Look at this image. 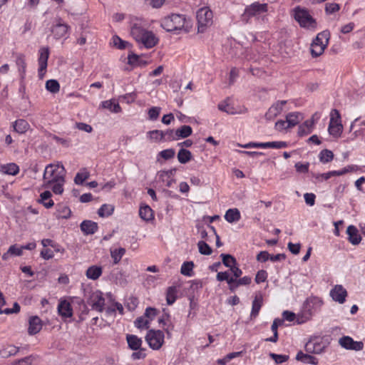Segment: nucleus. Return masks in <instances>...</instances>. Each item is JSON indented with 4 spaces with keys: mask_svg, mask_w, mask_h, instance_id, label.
Returning <instances> with one entry per match:
<instances>
[{
    "mask_svg": "<svg viewBox=\"0 0 365 365\" xmlns=\"http://www.w3.org/2000/svg\"><path fill=\"white\" fill-rule=\"evenodd\" d=\"M268 10V5L267 4H260L259 2H254L253 4L247 6L242 14V17L247 21L254 16H259L266 13Z\"/></svg>",
    "mask_w": 365,
    "mask_h": 365,
    "instance_id": "nucleus-10",
    "label": "nucleus"
},
{
    "mask_svg": "<svg viewBox=\"0 0 365 365\" xmlns=\"http://www.w3.org/2000/svg\"><path fill=\"white\" fill-rule=\"evenodd\" d=\"M178 289L175 287H169L166 292V301L168 305L173 304L177 299Z\"/></svg>",
    "mask_w": 365,
    "mask_h": 365,
    "instance_id": "nucleus-40",
    "label": "nucleus"
},
{
    "mask_svg": "<svg viewBox=\"0 0 365 365\" xmlns=\"http://www.w3.org/2000/svg\"><path fill=\"white\" fill-rule=\"evenodd\" d=\"M192 133V129L190 125H182L175 130V135L178 139L185 138L190 136Z\"/></svg>",
    "mask_w": 365,
    "mask_h": 365,
    "instance_id": "nucleus-37",
    "label": "nucleus"
},
{
    "mask_svg": "<svg viewBox=\"0 0 365 365\" xmlns=\"http://www.w3.org/2000/svg\"><path fill=\"white\" fill-rule=\"evenodd\" d=\"M197 31L203 33L213 22L212 11L208 7H202L197 11Z\"/></svg>",
    "mask_w": 365,
    "mask_h": 365,
    "instance_id": "nucleus-5",
    "label": "nucleus"
},
{
    "mask_svg": "<svg viewBox=\"0 0 365 365\" xmlns=\"http://www.w3.org/2000/svg\"><path fill=\"white\" fill-rule=\"evenodd\" d=\"M327 347V343L323 337L318 336H312L305 344V350L309 354H320Z\"/></svg>",
    "mask_w": 365,
    "mask_h": 365,
    "instance_id": "nucleus-7",
    "label": "nucleus"
},
{
    "mask_svg": "<svg viewBox=\"0 0 365 365\" xmlns=\"http://www.w3.org/2000/svg\"><path fill=\"white\" fill-rule=\"evenodd\" d=\"M269 356L275 361L276 364H279L286 362L289 359V356L285 354H277L270 353Z\"/></svg>",
    "mask_w": 365,
    "mask_h": 365,
    "instance_id": "nucleus-53",
    "label": "nucleus"
},
{
    "mask_svg": "<svg viewBox=\"0 0 365 365\" xmlns=\"http://www.w3.org/2000/svg\"><path fill=\"white\" fill-rule=\"evenodd\" d=\"M113 44L116 48L122 49L125 48L126 46V44L128 43L126 41H123L120 37L118 36H115L112 38Z\"/></svg>",
    "mask_w": 365,
    "mask_h": 365,
    "instance_id": "nucleus-60",
    "label": "nucleus"
},
{
    "mask_svg": "<svg viewBox=\"0 0 365 365\" xmlns=\"http://www.w3.org/2000/svg\"><path fill=\"white\" fill-rule=\"evenodd\" d=\"M218 109L230 115L237 113V111L235 110V108L231 106L227 100L218 104Z\"/></svg>",
    "mask_w": 365,
    "mask_h": 365,
    "instance_id": "nucleus-41",
    "label": "nucleus"
},
{
    "mask_svg": "<svg viewBox=\"0 0 365 365\" xmlns=\"http://www.w3.org/2000/svg\"><path fill=\"white\" fill-rule=\"evenodd\" d=\"M58 312L62 317H71L73 316V309L71 303L67 300H60L58 305Z\"/></svg>",
    "mask_w": 365,
    "mask_h": 365,
    "instance_id": "nucleus-20",
    "label": "nucleus"
},
{
    "mask_svg": "<svg viewBox=\"0 0 365 365\" xmlns=\"http://www.w3.org/2000/svg\"><path fill=\"white\" fill-rule=\"evenodd\" d=\"M20 348L13 344H8L0 350V356L3 358H9L15 356L19 351Z\"/></svg>",
    "mask_w": 365,
    "mask_h": 365,
    "instance_id": "nucleus-26",
    "label": "nucleus"
},
{
    "mask_svg": "<svg viewBox=\"0 0 365 365\" xmlns=\"http://www.w3.org/2000/svg\"><path fill=\"white\" fill-rule=\"evenodd\" d=\"M355 170L354 165H348L347 167L340 170H333L332 175L333 176H340L343 175L347 173L352 172Z\"/></svg>",
    "mask_w": 365,
    "mask_h": 365,
    "instance_id": "nucleus-61",
    "label": "nucleus"
},
{
    "mask_svg": "<svg viewBox=\"0 0 365 365\" xmlns=\"http://www.w3.org/2000/svg\"><path fill=\"white\" fill-rule=\"evenodd\" d=\"M90 176V173L86 168H82L77 173L74 178V182L77 185H81Z\"/></svg>",
    "mask_w": 365,
    "mask_h": 365,
    "instance_id": "nucleus-36",
    "label": "nucleus"
},
{
    "mask_svg": "<svg viewBox=\"0 0 365 365\" xmlns=\"http://www.w3.org/2000/svg\"><path fill=\"white\" fill-rule=\"evenodd\" d=\"M41 329L42 322L38 317L34 316L29 318L28 332L30 335L38 333Z\"/></svg>",
    "mask_w": 365,
    "mask_h": 365,
    "instance_id": "nucleus-21",
    "label": "nucleus"
},
{
    "mask_svg": "<svg viewBox=\"0 0 365 365\" xmlns=\"http://www.w3.org/2000/svg\"><path fill=\"white\" fill-rule=\"evenodd\" d=\"M329 37V33L328 31H323L319 34L316 38L313 41L312 43H317V44H321L325 43L327 41V45L328 44Z\"/></svg>",
    "mask_w": 365,
    "mask_h": 365,
    "instance_id": "nucleus-52",
    "label": "nucleus"
},
{
    "mask_svg": "<svg viewBox=\"0 0 365 365\" xmlns=\"http://www.w3.org/2000/svg\"><path fill=\"white\" fill-rule=\"evenodd\" d=\"M302 114L299 112L289 113L286 115V119L288 122V125L293 128L297 125L300 120H302Z\"/></svg>",
    "mask_w": 365,
    "mask_h": 365,
    "instance_id": "nucleus-31",
    "label": "nucleus"
},
{
    "mask_svg": "<svg viewBox=\"0 0 365 365\" xmlns=\"http://www.w3.org/2000/svg\"><path fill=\"white\" fill-rule=\"evenodd\" d=\"M9 252L11 253L12 256H21L23 254V248L22 247H18L16 245H14L9 248Z\"/></svg>",
    "mask_w": 365,
    "mask_h": 365,
    "instance_id": "nucleus-63",
    "label": "nucleus"
},
{
    "mask_svg": "<svg viewBox=\"0 0 365 365\" xmlns=\"http://www.w3.org/2000/svg\"><path fill=\"white\" fill-rule=\"evenodd\" d=\"M71 215V211L68 207L66 205H60L57 210V217L68 219Z\"/></svg>",
    "mask_w": 365,
    "mask_h": 365,
    "instance_id": "nucleus-47",
    "label": "nucleus"
},
{
    "mask_svg": "<svg viewBox=\"0 0 365 365\" xmlns=\"http://www.w3.org/2000/svg\"><path fill=\"white\" fill-rule=\"evenodd\" d=\"M288 128H290V126L288 125V122L287 119L284 120H279L275 123V129L278 131H283Z\"/></svg>",
    "mask_w": 365,
    "mask_h": 365,
    "instance_id": "nucleus-59",
    "label": "nucleus"
},
{
    "mask_svg": "<svg viewBox=\"0 0 365 365\" xmlns=\"http://www.w3.org/2000/svg\"><path fill=\"white\" fill-rule=\"evenodd\" d=\"M319 115L315 113L311 119L304 121L298 129V133L301 136L307 135L311 133L314 129L315 122L319 118Z\"/></svg>",
    "mask_w": 365,
    "mask_h": 365,
    "instance_id": "nucleus-17",
    "label": "nucleus"
},
{
    "mask_svg": "<svg viewBox=\"0 0 365 365\" xmlns=\"http://www.w3.org/2000/svg\"><path fill=\"white\" fill-rule=\"evenodd\" d=\"M190 20L184 14H172L164 17L160 22L161 26L168 32L189 31Z\"/></svg>",
    "mask_w": 365,
    "mask_h": 365,
    "instance_id": "nucleus-3",
    "label": "nucleus"
},
{
    "mask_svg": "<svg viewBox=\"0 0 365 365\" xmlns=\"http://www.w3.org/2000/svg\"><path fill=\"white\" fill-rule=\"evenodd\" d=\"M294 19L302 27L315 29L317 23L309 14V11L304 9L297 8L294 10Z\"/></svg>",
    "mask_w": 365,
    "mask_h": 365,
    "instance_id": "nucleus-8",
    "label": "nucleus"
},
{
    "mask_svg": "<svg viewBox=\"0 0 365 365\" xmlns=\"http://www.w3.org/2000/svg\"><path fill=\"white\" fill-rule=\"evenodd\" d=\"M175 150L173 148L163 150L159 153V155L161 156L165 160H170L173 158L175 155Z\"/></svg>",
    "mask_w": 365,
    "mask_h": 365,
    "instance_id": "nucleus-57",
    "label": "nucleus"
},
{
    "mask_svg": "<svg viewBox=\"0 0 365 365\" xmlns=\"http://www.w3.org/2000/svg\"><path fill=\"white\" fill-rule=\"evenodd\" d=\"M46 88L53 93L59 91L60 85L56 80L51 79L48 80L46 83Z\"/></svg>",
    "mask_w": 365,
    "mask_h": 365,
    "instance_id": "nucleus-48",
    "label": "nucleus"
},
{
    "mask_svg": "<svg viewBox=\"0 0 365 365\" xmlns=\"http://www.w3.org/2000/svg\"><path fill=\"white\" fill-rule=\"evenodd\" d=\"M14 131L19 134L26 133L30 128L29 123L24 119L20 118L14 121L11 124Z\"/></svg>",
    "mask_w": 365,
    "mask_h": 365,
    "instance_id": "nucleus-22",
    "label": "nucleus"
},
{
    "mask_svg": "<svg viewBox=\"0 0 365 365\" xmlns=\"http://www.w3.org/2000/svg\"><path fill=\"white\" fill-rule=\"evenodd\" d=\"M164 338L163 332L160 330H149L145 336L147 343L154 350L161 348L164 343Z\"/></svg>",
    "mask_w": 365,
    "mask_h": 365,
    "instance_id": "nucleus-9",
    "label": "nucleus"
},
{
    "mask_svg": "<svg viewBox=\"0 0 365 365\" xmlns=\"http://www.w3.org/2000/svg\"><path fill=\"white\" fill-rule=\"evenodd\" d=\"M283 319H275L272 324L271 329L273 332V336L266 339L267 341L277 342L278 339V331L277 329L279 326L282 325Z\"/></svg>",
    "mask_w": 365,
    "mask_h": 365,
    "instance_id": "nucleus-32",
    "label": "nucleus"
},
{
    "mask_svg": "<svg viewBox=\"0 0 365 365\" xmlns=\"http://www.w3.org/2000/svg\"><path fill=\"white\" fill-rule=\"evenodd\" d=\"M221 257L225 266L231 268L236 264L235 259L230 255L222 254Z\"/></svg>",
    "mask_w": 365,
    "mask_h": 365,
    "instance_id": "nucleus-51",
    "label": "nucleus"
},
{
    "mask_svg": "<svg viewBox=\"0 0 365 365\" xmlns=\"http://www.w3.org/2000/svg\"><path fill=\"white\" fill-rule=\"evenodd\" d=\"M193 267L194 263L192 261L185 262L181 266L180 272L185 276L190 277L192 274Z\"/></svg>",
    "mask_w": 365,
    "mask_h": 365,
    "instance_id": "nucleus-46",
    "label": "nucleus"
},
{
    "mask_svg": "<svg viewBox=\"0 0 365 365\" xmlns=\"http://www.w3.org/2000/svg\"><path fill=\"white\" fill-rule=\"evenodd\" d=\"M139 215L145 221H150L153 219V212L148 205L141 206L139 210Z\"/></svg>",
    "mask_w": 365,
    "mask_h": 365,
    "instance_id": "nucleus-34",
    "label": "nucleus"
},
{
    "mask_svg": "<svg viewBox=\"0 0 365 365\" xmlns=\"http://www.w3.org/2000/svg\"><path fill=\"white\" fill-rule=\"evenodd\" d=\"M160 108L158 107H153L148 110V116L150 120H156L160 114Z\"/></svg>",
    "mask_w": 365,
    "mask_h": 365,
    "instance_id": "nucleus-64",
    "label": "nucleus"
},
{
    "mask_svg": "<svg viewBox=\"0 0 365 365\" xmlns=\"http://www.w3.org/2000/svg\"><path fill=\"white\" fill-rule=\"evenodd\" d=\"M114 207L111 205L104 204L98 210V214L100 217H108L113 212Z\"/></svg>",
    "mask_w": 365,
    "mask_h": 365,
    "instance_id": "nucleus-45",
    "label": "nucleus"
},
{
    "mask_svg": "<svg viewBox=\"0 0 365 365\" xmlns=\"http://www.w3.org/2000/svg\"><path fill=\"white\" fill-rule=\"evenodd\" d=\"M143 20L137 16H130V34L133 38L146 48L154 47L158 42L153 32L143 27Z\"/></svg>",
    "mask_w": 365,
    "mask_h": 365,
    "instance_id": "nucleus-2",
    "label": "nucleus"
},
{
    "mask_svg": "<svg viewBox=\"0 0 365 365\" xmlns=\"http://www.w3.org/2000/svg\"><path fill=\"white\" fill-rule=\"evenodd\" d=\"M327 47V41L325 43L317 44V43H312L311 45V53L312 56L317 57L322 55Z\"/></svg>",
    "mask_w": 365,
    "mask_h": 365,
    "instance_id": "nucleus-38",
    "label": "nucleus"
},
{
    "mask_svg": "<svg viewBox=\"0 0 365 365\" xmlns=\"http://www.w3.org/2000/svg\"><path fill=\"white\" fill-rule=\"evenodd\" d=\"M259 148H283L287 146V143L283 141H273L267 143H259Z\"/></svg>",
    "mask_w": 365,
    "mask_h": 365,
    "instance_id": "nucleus-35",
    "label": "nucleus"
},
{
    "mask_svg": "<svg viewBox=\"0 0 365 365\" xmlns=\"http://www.w3.org/2000/svg\"><path fill=\"white\" fill-rule=\"evenodd\" d=\"M192 154L190 151L182 148L178 153V159L180 163L185 164L191 160Z\"/></svg>",
    "mask_w": 365,
    "mask_h": 365,
    "instance_id": "nucleus-42",
    "label": "nucleus"
},
{
    "mask_svg": "<svg viewBox=\"0 0 365 365\" xmlns=\"http://www.w3.org/2000/svg\"><path fill=\"white\" fill-rule=\"evenodd\" d=\"M346 233L348 235V240L352 245H356L361 242V237L359 234V231L355 226H348Z\"/></svg>",
    "mask_w": 365,
    "mask_h": 365,
    "instance_id": "nucleus-23",
    "label": "nucleus"
},
{
    "mask_svg": "<svg viewBox=\"0 0 365 365\" xmlns=\"http://www.w3.org/2000/svg\"><path fill=\"white\" fill-rule=\"evenodd\" d=\"M71 27L67 24L64 23L61 18L56 19L55 24L51 28V32L54 38H67L69 36Z\"/></svg>",
    "mask_w": 365,
    "mask_h": 365,
    "instance_id": "nucleus-11",
    "label": "nucleus"
},
{
    "mask_svg": "<svg viewBox=\"0 0 365 365\" xmlns=\"http://www.w3.org/2000/svg\"><path fill=\"white\" fill-rule=\"evenodd\" d=\"M125 250L122 247L111 250L110 255L113 260V263L118 264L120 261L122 257L125 255Z\"/></svg>",
    "mask_w": 365,
    "mask_h": 365,
    "instance_id": "nucleus-44",
    "label": "nucleus"
},
{
    "mask_svg": "<svg viewBox=\"0 0 365 365\" xmlns=\"http://www.w3.org/2000/svg\"><path fill=\"white\" fill-rule=\"evenodd\" d=\"M147 138L150 142L158 143L163 141V130H153L147 133Z\"/></svg>",
    "mask_w": 365,
    "mask_h": 365,
    "instance_id": "nucleus-39",
    "label": "nucleus"
},
{
    "mask_svg": "<svg viewBox=\"0 0 365 365\" xmlns=\"http://www.w3.org/2000/svg\"><path fill=\"white\" fill-rule=\"evenodd\" d=\"M33 359L31 356L24 357L21 359L13 361L10 365H32Z\"/></svg>",
    "mask_w": 365,
    "mask_h": 365,
    "instance_id": "nucleus-62",
    "label": "nucleus"
},
{
    "mask_svg": "<svg viewBox=\"0 0 365 365\" xmlns=\"http://www.w3.org/2000/svg\"><path fill=\"white\" fill-rule=\"evenodd\" d=\"M128 346L130 349L135 351L131 354V359L133 360H139L145 358V349L142 347L143 340L134 334H126L125 336Z\"/></svg>",
    "mask_w": 365,
    "mask_h": 365,
    "instance_id": "nucleus-4",
    "label": "nucleus"
},
{
    "mask_svg": "<svg viewBox=\"0 0 365 365\" xmlns=\"http://www.w3.org/2000/svg\"><path fill=\"white\" fill-rule=\"evenodd\" d=\"M322 304L323 301L319 297H311L307 298L303 304V309L307 315L306 320H308Z\"/></svg>",
    "mask_w": 365,
    "mask_h": 365,
    "instance_id": "nucleus-12",
    "label": "nucleus"
},
{
    "mask_svg": "<svg viewBox=\"0 0 365 365\" xmlns=\"http://www.w3.org/2000/svg\"><path fill=\"white\" fill-rule=\"evenodd\" d=\"M51 192L48 190H46L40 195L39 202L46 208H51L54 205L53 201L51 199Z\"/></svg>",
    "mask_w": 365,
    "mask_h": 365,
    "instance_id": "nucleus-33",
    "label": "nucleus"
},
{
    "mask_svg": "<svg viewBox=\"0 0 365 365\" xmlns=\"http://www.w3.org/2000/svg\"><path fill=\"white\" fill-rule=\"evenodd\" d=\"M294 167L298 173H307L309 171V163H302L300 162H298L295 164Z\"/></svg>",
    "mask_w": 365,
    "mask_h": 365,
    "instance_id": "nucleus-58",
    "label": "nucleus"
},
{
    "mask_svg": "<svg viewBox=\"0 0 365 365\" xmlns=\"http://www.w3.org/2000/svg\"><path fill=\"white\" fill-rule=\"evenodd\" d=\"M66 171L61 163H50L45 168L43 175V188H51L56 195L63 192Z\"/></svg>",
    "mask_w": 365,
    "mask_h": 365,
    "instance_id": "nucleus-1",
    "label": "nucleus"
},
{
    "mask_svg": "<svg viewBox=\"0 0 365 365\" xmlns=\"http://www.w3.org/2000/svg\"><path fill=\"white\" fill-rule=\"evenodd\" d=\"M240 217V212L237 208L227 210L225 215V219L230 223L239 221Z\"/></svg>",
    "mask_w": 365,
    "mask_h": 365,
    "instance_id": "nucleus-30",
    "label": "nucleus"
},
{
    "mask_svg": "<svg viewBox=\"0 0 365 365\" xmlns=\"http://www.w3.org/2000/svg\"><path fill=\"white\" fill-rule=\"evenodd\" d=\"M0 172L11 175H16L19 172V168L16 163H8L0 166Z\"/></svg>",
    "mask_w": 365,
    "mask_h": 365,
    "instance_id": "nucleus-28",
    "label": "nucleus"
},
{
    "mask_svg": "<svg viewBox=\"0 0 365 365\" xmlns=\"http://www.w3.org/2000/svg\"><path fill=\"white\" fill-rule=\"evenodd\" d=\"M339 344L347 350L361 351L364 348L362 341H354L351 336H344L339 339Z\"/></svg>",
    "mask_w": 365,
    "mask_h": 365,
    "instance_id": "nucleus-14",
    "label": "nucleus"
},
{
    "mask_svg": "<svg viewBox=\"0 0 365 365\" xmlns=\"http://www.w3.org/2000/svg\"><path fill=\"white\" fill-rule=\"evenodd\" d=\"M163 141H170L178 140L175 135V131L170 129L163 131Z\"/></svg>",
    "mask_w": 365,
    "mask_h": 365,
    "instance_id": "nucleus-54",
    "label": "nucleus"
},
{
    "mask_svg": "<svg viewBox=\"0 0 365 365\" xmlns=\"http://www.w3.org/2000/svg\"><path fill=\"white\" fill-rule=\"evenodd\" d=\"M286 103V101H281L273 104L265 113V118L268 120H273L282 112L283 106Z\"/></svg>",
    "mask_w": 365,
    "mask_h": 365,
    "instance_id": "nucleus-18",
    "label": "nucleus"
},
{
    "mask_svg": "<svg viewBox=\"0 0 365 365\" xmlns=\"http://www.w3.org/2000/svg\"><path fill=\"white\" fill-rule=\"evenodd\" d=\"M347 294V291L341 284L335 285L330 291L331 299L339 304L345 302Z\"/></svg>",
    "mask_w": 365,
    "mask_h": 365,
    "instance_id": "nucleus-16",
    "label": "nucleus"
},
{
    "mask_svg": "<svg viewBox=\"0 0 365 365\" xmlns=\"http://www.w3.org/2000/svg\"><path fill=\"white\" fill-rule=\"evenodd\" d=\"M49 48L48 47H41L38 50V76L41 78H43L47 68L48 59L49 57Z\"/></svg>",
    "mask_w": 365,
    "mask_h": 365,
    "instance_id": "nucleus-13",
    "label": "nucleus"
},
{
    "mask_svg": "<svg viewBox=\"0 0 365 365\" xmlns=\"http://www.w3.org/2000/svg\"><path fill=\"white\" fill-rule=\"evenodd\" d=\"M296 359L304 364H309L312 365H317L319 363L318 359L309 354H304L302 351H299L297 354Z\"/></svg>",
    "mask_w": 365,
    "mask_h": 365,
    "instance_id": "nucleus-27",
    "label": "nucleus"
},
{
    "mask_svg": "<svg viewBox=\"0 0 365 365\" xmlns=\"http://www.w3.org/2000/svg\"><path fill=\"white\" fill-rule=\"evenodd\" d=\"M81 230L85 235H92L97 231L98 225L91 220H84L81 224Z\"/></svg>",
    "mask_w": 365,
    "mask_h": 365,
    "instance_id": "nucleus-24",
    "label": "nucleus"
},
{
    "mask_svg": "<svg viewBox=\"0 0 365 365\" xmlns=\"http://www.w3.org/2000/svg\"><path fill=\"white\" fill-rule=\"evenodd\" d=\"M328 131L334 138H339L342 133L343 125L341 124V115L336 109H332L330 112Z\"/></svg>",
    "mask_w": 365,
    "mask_h": 365,
    "instance_id": "nucleus-6",
    "label": "nucleus"
},
{
    "mask_svg": "<svg viewBox=\"0 0 365 365\" xmlns=\"http://www.w3.org/2000/svg\"><path fill=\"white\" fill-rule=\"evenodd\" d=\"M319 160L323 163L331 162L334 158V153L332 151L324 149L322 150L319 155Z\"/></svg>",
    "mask_w": 365,
    "mask_h": 365,
    "instance_id": "nucleus-43",
    "label": "nucleus"
},
{
    "mask_svg": "<svg viewBox=\"0 0 365 365\" xmlns=\"http://www.w3.org/2000/svg\"><path fill=\"white\" fill-rule=\"evenodd\" d=\"M217 279L220 282L226 281L227 283L233 282V277H230L227 272H220L217 274Z\"/></svg>",
    "mask_w": 365,
    "mask_h": 365,
    "instance_id": "nucleus-55",
    "label": "nucleus"
},
{
    "mask_svg": "<svg viewBox=\"0 0 365 365\" xmlns=\"http://www.w3.org/2000/svg\"><path fill=\"white\" fill-rule=\"evenodd\" d=\"M102 273L103 269L101 266L92 265L87 269L86 276L89 279L96 280L102 275Z\"/></svg>",
    "mask_w": 365,
    "mask_h": 365,
    "instance_id": "nucleus-25",
    "label": "nucleus"
},
{
    "mask_svg": "<svg viewBox=\"0 0 365 365\" xmlns=\"http://www.w3.org/2000/svg\"><path fill=\"white\" fill-rule=\"evenodd\" d=\"M263 305V297L261 293L255 294L252 301V310L250 318L251 320L255 319L259 314V312Z\"/></svg>",
    "mask_w": 365,
    "mask_h": 365,
    "instance_id": "nucleus-19",
    "label": "nucleus"
},
{
    "mask_svg": "<svg viewBox=\"0 0 365 365\" xmlns=\"http://www.w3.org/2000/svg\"><path fill=\"white\" fill-rule=\"evenodd\" d=\"M101 106L103 108H106L111 112L118 113L121 111L119 103L115 99L105 101L101 103Z\"/></svg>",
    "mask_w": 365,
    "mask_h": 365,
    "instance_id": "nucleus-29",
    "label": "nucleus"
},
{
    "mask_svg": "<svg viewBox=\"0 0 365 365\" xmlns=\"http://www.w3.org/2000/svg\"><path fill=\"white\" fill-rule=\"evenodd\" d=\"M135 326L138 329H148L150 320L144 316L138 317L134 322Z\"/></svg>",
    "mask_w": 365,
    "mask_h": 365,
    "instance_id": "nucleus-50",
    "label": "nucleus"
},
{
    "mask_svg": "<svg viewBox=\"0 0 365 365\" xmlns=\"http://www.w3.org/2000/svg\"><path fill=\"white\" fill-rule=\"evenodd\" d=\"M340 9V6L336 3H328L325 6V11L328 14H333L338 11Z\"/></svg>",
    "mask_w": 365,
    "mask_h": 365,
    "instance_id": "nucleus-56",
    "label": "nucleus"
},
{
    "mask_svg": "<svg viewBox=\"0 0 365 365\" xmlns=\"http://www.w3.org/2000/svg\"><path fill=\"white\" fill-rule=\"evenodd\" d=\"M197 247L199 252L201 255H210L212 252L211 247L204 241H199L197 243Z\"/></svg>",
    "mask_w": 365,
    "mask_h": 365,
    "instance_id": "nucleus-49",
    "label": "nucleus"
},
{
    "mask_svg": "<svg viewBox=\"0 0 365 365\" xmlns=\"http://www.w3.org/2000/svg\"><path fill=\"white\" fill-rule=\"evenodd\" d=\"M89 304L93 309L101 312L105 305V299L100 291L93 292L90 297Z\"/></svg>",
    "mask_w": 365,
    "mask_h": 365,
    "instance_id": "nucleus-15",
    "label": "nucleus"
}]
</instances>
